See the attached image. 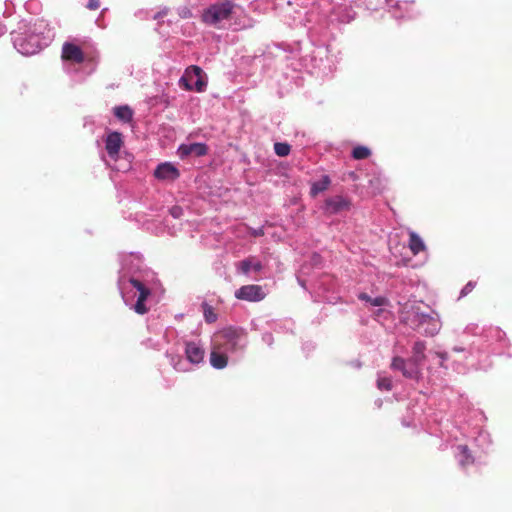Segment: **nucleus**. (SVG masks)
<instances>
[{
	"instance_id": "22",
	"label": "nucleus",
	"mask_w": 512,
	"mask_h": 512,
	"mask_svg": "<svg viewBox=\"0 0 512 512\" xmlns=\"http://www.w3.org/2000/svg\"><path fill=\"white\" fill-rule=\"evenodd\" d=\"M113 114L122 123H129L133 119L134 112L128 105H119L113 108Z\"/></svg>"
},
{
	"instance_id": "16",
	"label": "nucleus",
	"mask_w": 512,
	"mask_h": 512,
	"mask_svg": "<svg viewBox=\"0 0 512 512\" xmlns=\"http://www.w3.org/2000/svg\"><path fill=\"white\" fill-rule=\"evenodd\" d=\"M389 11L395 18L410 17L415 0H385Z\"/></svg>"
},
{
	"instance_id": "44",
	"label": "nucleus",
	"mask_w": 512,
	"mask_h": 512,
	"mask_svg": "<svg viewBox=\"0 0 512 512\" xmlns=\"http://www.w3.org/2000/svg\"><path fill=\"white\" fill-rule=\"evenodd\" d=\"M173 335H174V331H173V330L166 331V333L163 335V337H162V338H163V339H165V340H168V338H169L170 336H173Z\"/></svg>"
},
{
	"instance_id": "42",
	"label": "nucleus",
	"mask_w": 512,
	"mask_h": 512,
	"mask_svg": "<svg viewBox=\"0 0 512 512\" xmlns=\"http://www.w3.org/2000/svg\"><path fill=\"white\" fill-rule=\"evenodd\" d=\"M402 424L406 427L415 426V423L413 422V420H407L406 417L403 418Z\"/></svg>"
},
{
	"instance_id": "3",
	"label": "nucleus",
	"mask_w": 512,
	"mask_h": 512,
	"mask_svg": "<svg viewBox=\"0 0 512 512\" xmlns=\"http://www.w3.org/2000/svg\"><path fill=\"white\" fill-rule=\"evenodd\" d=\"M54 36L53 28L44 19H37L33 24L22 21L11 33L14 48L24 56L38 53L51 43Z\"/></svg>"
},
{
	"instance_id": "30",
	"label": "nucleus",
	"mask_w": 512,
	"mask_h": 512,
	"mask_svg": "<svg viewBox=\"0 0 512 512\" xmlns=\"http://www.w3.org/2000/svg\"><path fill=\"white\" fill-rule=\"evenodd\" d=\"M377 387L381 391H390L392 389V380L390 377L379 374L377 379Z\"/></svg>"
},
{
	"instance_id": "15",
	"label": "nucleus",
	"mask_w": 512,
	"mask_h": 512,
	"mask_svg": "<svg viewBox=\"0 0 512 512\" xmlns=\"http://www.w3.org/2000/svg\"><path fill=\"white\" fill-rule=\"evenodd\" d=\"M266 294L259 285H244L235 291V297L239 300L258 302L265 298Z\"/></svg>"
},
{
	"instance_id": "18",
	"label": "nucleus",
	"mask_w": 512,
	"mask_h": 512,
	"mask_svg": "<svg viewBox=\"0 0 512 512\" xmlns=\"http://www.w3.org/2000/svg\"><path fill=\"white\" fill-rule=\"evenodd\" d=\"M185 356L189 363L198 365L204 360L205 350L200 342L187 341L185 342Z\"/></svg>"
},
{
	"instance_id": "4",
	"label": "nucleus",
	"mask_w": 512,
	"mask_h": 512,
	"mask_svg": "<svg viewBox=\"0 0 512 512\" xmlns=\"http://www.w3.org/2000/svg\"><path fill=\"white\" fill-rule=\"evenodd\" d=\"M421 304L418 301H407L401 304L399 309L400 322L426 337H434L442 328L441 317L434 310L430 312L422 311Z\"/></svg>"
},
{
	"instance_id": "28",
	"label": "nucleus",
	"mask_w": 512,
	"mask_h": 512,
	"mask_svg": "<svg viewBox=\"0 0 512 512\" xmlns=\"http://www.w3.org/2000/svg\"><path fill=\"white\" fill-rule=\"evenodd\" d=\"M485 329L484 327H480L476 323H469L466 325V327L463 329V335L467 336H476L478 339H481V331Z\"/></svg>"
},
{
	"instance_id": "27",
	"label": "nucleus",
	"mask_w": 512,
	"mask_h": 512,
	"mask_svg": "<svg viewBox=\"0 0 512 512\" xmlns=\"http://www.w3.org/2000/svg\"><path fill=\"white\" fill-rule=\"evenodd\" d=\"M203 308V316L207 323H214L217 321V313L215 312L214 308L209 305L208 303L204 302L202 304Z\"/></svg>"
},
{
	"instance_id": "43",
	"label": "nucleus",
	"mask_w": 512,
	"mask_h": 512,
	"mask_svg": "<svg viewBox=\"0 0 512 512\" xmlns=\"http://www.w3.org/2000/svg\"><path fill=\"white\" fill-rule=\"evenodd\" d=\"M130 168V162L128 161L126 164L115 167L116 170H128Z\"/></svg>"
},
{
	"instance_id": "35",
	"label": "nucleus",
	"mask_w": 512,
	"mask_h": 512,
	"mask_svg": "<svg viewBox=\"0 0 512 512\" xmlns=\"http://www.w3.org/2000/svg\"><path fill=\"white\" fill-rule=\"evenodd\" d=\"M475 287V283L469 281L460 291V297H465L468 295Z\"/></svg>"
},
{
	"instance_id": "32",
	"label": "nucleus",
	"mask_w": 512,
	"mask_h": 512,
	"mask_svg": "<svg viewBox=\"0 0 512 512\" xmlns=\"http://www.w3.org/2000/svg\"><path fill=\"white\" fill-rule=\"evenodd\" d=\"M274 151L276 155L280 157H285L290 153V146L284 142H277L274 144Z\"/></svg>"
},
{
	"instance_id": "38",
	"label": "nucleus",
	"mask_w": 512,
	"mask_h": 512,
	"mask_svg": "<svg viewBox=\"0 0 512 512\" xmlns=\"http://www.w3.org/2000/svg\"><path fill=\"white\" fill-rule=\"evenodd\" d=\"M99 0H88V4H87V7L90 9V10H96L97 8H99Z\"/></svg>"
},
{
	"instance_id": "41",
	"label": "nucleus",
	"mask_w": 512,
	"mask_h": 512,
	"mask_svg": "<svg viewBox=\"0 0 512 512\" xmlns=\"http://www.w3.org/2000/svg\"><path fill=\"white\" fill-rule=\"evenodd\" d=\"M371 298H372V297H371V296H369V295H368V294H366V293H361V294H359V299H360V300H362V301H365V302H366V303H368V304L370 303Z\"/></svg>"
},
{
	"instance_id": "13",
	"label": "nucleus",
	"mask_w": 512,
	"mask_h": 512,
	"mask_svg": "<svg viewBox=\"0 0 512 512\" xmlns=\"http://www.w3.org/2000/svg\"><path fill=\"white\" fill-rule=\"evenodd\" d=\"M312 62L315 68H318L323 73L332 71L333 60L329 57L328 46H319L314 49L312 55Z\"/></svg>"
},
{
	"instance_id": "14",
	"label": "nucleus",
	"mask_w": 512,
	"mask_h": 512,
	"mask_svg": "<svg viewBox=\"0 0 512 512\" xmlns=\"http://www.w3.org/2000/svg\"><path fill=\"white\" fill-rule=\"evenodd\" d=\"M351 206L350 201L342 196V195H335L332 197H328L323 205V211L327 215H335L339 214L343 211L349 210Z\"/></svg>"
},
{
	"instance_id": "6",
	"label": "nucleus",
	"mask_w": 512,
	"mask_h": 512,
	"mask_svg": "<svg viewBox=\"0 0 512 512\" xmlns=\"http://www.w3.org/2000/svg\"><path fill=\"white\" fill-rule=\"evenodd\" d=\"M214 343L230 355L242 354L248 346V335L241 327L229 326L216 335Z\"/></svg>"
},
{
	"instance_id": "48",
	"label": "nucleus",
	"mask_w": 512,
	"mask_h": 512,
	"mask_svg": "<svg viewBox=\"0 0 512 512\" xmlns=\"http://www.w3.org/2000/svg\"><path fill=\"white\" fill-rule=\"evenodd\" d=\"M102 158H103L104 162H106L109 165V161H107V159H105L104 156Z\"/></svg>"
},
{
	"instance_id": "39",
	"label": "nucleus",
	"mask_w": 512,
	"mask_h": 512,
	"mask_svg": "<svg viewBox=\"0 0 512 512\" xmlns=\"http://www.w3.org/2000/svg\"><path fill=\"white\" fill-rule=\"evenodd\" d=\"M327 279H328V277H325V279H323V280H321V281L317 282V283L315 284V288H317L319 291H320V290H322L323 292L327 291L328 289H326V288L324 287V285H325V281H326Z\"/></svg>"
},
{
	"instance_id": "33",
	"label": "nucleus",
	"mask_w": 512,
	"mask_h": 512,
	"mask_svg": "<svg viewBox=\"0 0 512 512\" xmlns=\"http://www.w3.org/2000/svg\"><path fill=\"white\" fill-rule=\"evenodd\" d=\"M435 356L439 358V366L445 369L448 368L446 362L450 360V355L447 352H435Z\"/></svg>"
},
{
	"instance_id": "2",
	"label": "nucleus",
	"mask_w": 512,
	"mask_h": 512,
	"mask_svg": "<svg viewBox=\"0 0 512 512\" xmlns=\"http://www.w3.org/2000/svg\"><path fill=\"white\" fill-rule=\"evenodd\" d=\"M508 346L506 333L499 327H487L481 331V339L473 341L467 349L462 346H454L452 352L463 353L465 365L455 364L453 369L458 373H464L466 366H474L481 354H502Z\"/></svg>"
},
{
	"instance_id": "9",
	"label": "nucleus",
	"mask_w": 512,
	"mask_h": 512,
	"mask_svg": "<svg viewBox=\"0 0 512 512\" xmlns=\"http://www.w3.org/2000/svg\"><path fill=\"white\" fill-rule=\"evenodd\" d=\"M423 364L411 358L394 357L391 363L393 370L400 371L402 375L410 380L418 382L423 377Z\"/></svg>"
},
{
	"instance_id": "8",
	"label": "nucleus",
	"mask_w": 512,
	"mask_h": 512,
	"mask_svg": "<svg viewBox=\"0 0 512 512\" xmlns=\"http://www.w3.org/2000/svg\"><path fill=\"white\" fill-rule=\"evenodd\" d=\"M62 59L64 62V69L67 73L77 72L76 65L88 67L86 75H89L94 70V64L89 61L84 63V54L81 48L73 43H65L62 47Z\"/></svg>"
},
{
	"instance_id": "45",
	"label": "nucleus",
	"mask_w": 512,
	"mask_h": 512,
	"mask_svg": "<svg viewBox=\"0 0 512 512\" xmlns=\"http://www.w3.org/2000/svg\"><path fill=\"white\" fill-rule=\"evenodd\" d=\"M5 32H6V27H5V26L0 25V36H2L3 34H5Z\"/></svg>"
},
{
	"instance_id": "47",
	"label": "nucleus",
	"mask_w": 512,
	"mask_h": 512,
	"mask_svg": "<svg viewBox=\"0 0 512 512\" xmlns=\"http://www.w3.org/2000/svg\"><path fill=\"white\" fill-rule=\"evenodd\" d=\"M82 79H83L82 77H77V76L75 77L76 81H81Z\"/></svg>"
},
{
	"instance_id": "31",
	"label": "nucleus",
	"mask_w": 512,
	"mask_h": 512,
	"mask_svg": "<svg viewBox=\"0 0 512 512\" xmlns=\"http://www.w3.org/2000/svg\"><path fill=\"white\" fill-rule=\"evenodd\" d=\"M388 303H389V301L386 297L377 296V297L371 298L369 305L373 306V307H379L380 309L377 311V315H380V313L384 311L382 309V307L387 306Z\"/></svg>"
},
{
	"instance_id": "26",
	"label": "nucleus",
	"mask_w": 512,
	"mask_h": 512,
	"mask_svg": "<svg viewBox=\"0 0 512 512\" xmlns=\"http://www.w3.org/2000/svg\"><path fill=\"white\" fill-rule=\"evenodd\" d=\"M351 155L355 160H363L371 155V150L367 146L358 145L353 148Z\"/></svg>"
},
{
	"instance_id": "37",
	"label": "nucleus",
	"mask_w": 512,
	"mask_h": 512,
	"mask_svg": "<svg viewBox=\"0 0 512 512\" xmlns=\"http://www.w3.org/2000/svg\"><path fill=\"white\" fill-rule=\"evenodd\" d=\"M262 341L266 343L268 346H271L273 344V336L271 333H264L262 335Z\"/></svg>"
},
{
	"instance_id": "12",
	"label": "nucleus",
	"mask_w": 512,
	"mask_h": 512,
	"mask_svg": "<svg viewBox=\"0 0 512 512\" xmlns=\"http://www.w3.org/2000/svg\"><path fill=\"white\" fill-rule=\"evenodd\" d=\"M202 72V69L198 66L188 67L185 71V74L179 79L180 87H183L186 90H192L193 84L190 83V79L195 77V89L199 92L203 91L204 87L206 86V83L200 79Z\"/></svg>"
},
{
	"instance_id": "10",
	"label": "nucleus",
	"mask_w": 512,
	"mask_h": 512,
	"mask_svg": "<svg viewBox=\"0 0 512 512\" xmlns=\"http://www.w3.org/2000/svg\"><path fill=\"white\" fill-rule=\"evenodd\" d=\"M238 274L257 280L264 269V264L256 256H249L235 265Z\"/></svg>"
},
{
	"instance_id": "11",
	"label": "nucleus",
	"mask_w": 512,
	"mask_h": 512,
	"mask_svg": "<svg viewBox=\"0 0 512 512\" xmlns=\"http://www.w3.org/2000/svg\"><path fill=\"white\" fill-rule=\"evenodd\" d=\"M105 150L110 161H117L123 146V137L120 132L109 131L104 138Z\"/></svg>"
},
{
	"instance_id": "40",
	"label": "nucleus",
	"mask_w": 512,
	"mask_h": 512,
	"mask_svg": "<svg viewBox=\"0 0 512 512\" xmlns=\"http://www.w3.org/2000/svg\"><path fill=\"white\" fill-rule=\"evenodd\" d=\"M250 233H251L252 236H255V237L263 236L264 235V229H263V227H260V228H257V229H252Z\"/></svg>"
},
{
	"instance_id": "24",
	"label": "nucleus",
	"mask_w": 512,
	"mask_h": 512,
	"mask_svg": "<svg viewBox=\"0 0 512 512\" xmlns=\"http://www.w3.org/2000/svg\"><path fill=\"white\" fill-rule=\"evenodd\" d=\"M166 357L169 359L170 364L173 366V368L175 370L181 371V372L188 370L184 360L176 353V351H174L172 349L167 350Z\"/></svg>"
},
{
	"instance_id": "23",
	"label": "nucleus",
	"mask_w": 512,
	"mask_h": 512,
	"mask_svg": "<svg viewBox=\"0 0 512 512\" xmlns=\"http://www.w3.org/2000/svg\"><path fill=\"white\" fill-rule=\"evenodd\" d=\"M425 351L426 342L423 340H417L414 342L412 346V354L409 358L413 359L414 361H418L424 365V362L426 360Z\"/></svg>"
},
{
	"instance_id": "36",
	"label": "nucleus",
	"mask_w": 512,
	"mask_h": 512,
	"mask_svg": "<svg viewBox=\"0 0 512 512\" xmlns=\"http://www.w3.org/2000/svg\"><path fill=\"white\" fill-rule=\"evenodd\" d=\"M145 345L149 348H152V349H156V350H160L161 349V344L159 341H154L153 339H147L145 341Z\"/></svg>"
},
{
	"instance_id": "21",
	"label": "nucleus",
	"mask_w": 512,
	"mask_h": 512,
	"mask_svg": "<svg viewBox=\"0 0 512 512\" xmlns=\"http://www.w3.org/2000/svg\"><path fill=\"white\" fill-rule=\"evenodd\" d=\"M408 235V247L413 255H418L420 252L426 251V244L418 233L413 230H409Z\"/></svg>"
},
{
	"instance_id": "25",
	"label": "nucleus",
	"mask_w": 512,
	"mask_h": 512,
	"mask_svg": "<svg viewBox=\"0 0 512 512\" xmlns=\"http://www.w3.org/2000/svg\"><path fill=\"white\" fill-rule=\"evenodd\" d=\"M330 178L327 175H323L319 180L312 183L311 194L313 196L325 191L330 185Z\"/></svg>"
},
{
	"instance_id": "7",
	"label": "nucleus",
	"mask_w": 512,
	"mask_h": 512,
	"mask_svg": "<svg viewBox=\"0 0 512 512\" xmlns=\"http://www.w3.org/2000/svg\"><path fill=\"white\" fill-rule=\"evenodd\" d=\"M235 4L231 0H223L210 4L202 13V21L215 28H223L231 20Z\"/></svg>"
},
{
	"instance_id": "29",
	"label": "nucleus",
	"mask_w": 512,
	"mask_h": 512,
	"mask_svg": "<svg viewBox=\"0 0 512 512\" xmlns=\"http://www.w3.org/2000/svg\"><path fill=\"white\" fill-rule=\"evenodd\" d=\"M387 179L383 175L382 172L375 173L373 178L369 180V183L372 187H375L376 190L382 189V187L386 184Z\"/></svg>"
},
{
	"instance_id": "5",
	"label": "nucleus",
	"mask_w": 512,
	"mask_h": 512,
	"mask_svg": "<svg viewBox=\"0 0 512 512\" xmlns=\"http://www.w3.org/2000/svg\"><path fill=\"white\" fill-rule=\"evenodd\" d=\"M465 435L460 431L459 428H454L452 433L449 435L448 441L451 442V446L455 448V458L462 467H466L474 463L475 457L473 448H477L482 452H486L492 441L491 436L487 431L480 430L477 435L466 442H462Z\"/></svg>"
},
{
	"instance_id": "20",
	"label": "nucleus",
	"mask_w": 512,
	"mask_h": 512,
	"mask_svg": "<svg viewBox=\"0 0 512 512\" xmlns=\"http://www.w3.org/2000/svg\"><path fill=\"white\" fill-rule=\"evenodd\" d=\"M207 151V145L204 143L182 144L178 149L179 155L182 158L189 155L204 156L207 154Z\"/></svg>"
},
{
	"instance_id": "34",
	"label": "nucleus",
	"mask_w": 512,
	"mask_h": 512,
	"mask_svg": "<svg viewBox=\"0 0 512 512\" xmlns=\"http://www.w3.org/2000/svg\"><path fill=\"white\" fill-rule=\"evenodd\" d=\"M169 212H170V215H171L173 218H175V219H178V218H180V217L183 215V209H182V207L177 206V205H175V206L171 207V208H170V210H169Z\"/></svg>"
},
{
	"instance_id": "1",
	"label": "nucleus",
	"mask_w": 512,
	"mask_h": 512,
	"mask_svg": "<svg viewBox=\"0 0 512 512\" xmlns=\"http://www.w3.org/2000/svg\"><path fill=\"white\" fill-rule=\"evenodd\" d=\"M153 279V272L146 268L140 254L122 255L118 288L125 305L139 315L149 310L147 301L151 294Z\"/></svg>"
},
{
	"instance_id": "17",
	"label": "nucleus",
	"mask_w": 512,
	"mask_h": 512,
	"mask_svg": "<svg viewBox=\"0 0 512 512\" xmlns=\"http://www.w3.org/2000/svg\"><path fill=\"white\" fill-rule=\"evenodd\" d=\"M178 168L171 162H163L154 170V177L160 181L172 182L179 178Z\"/></svg>"
},
{
	"instance_id": "19",
	"label": "nucleus",
	"mask_w": 512,
	"mask_h": 512,
	"mask_svg": "<svg viewBox=\"0 0 512 512\" xmlns=\"http://www.w3.org/2000/svg\"><path fill=\"white\" fill-rule=\"evenodd\" d=\"M209 360L213 368L224 369L228 365V353L219 349V346L214 343Z\"/></svg>"
},
{
	"instance_id": "46",
	"label": "nucleus",
	"mask_w": 512,
	"mask_h": 512,
	"mask_svg": "<svg viewBox=\"0 0 512 512\" xmlns=\"http://www.w3.org/2000/svg\"><path fill=\"white\" fill-rule=\"evenodd\" d=\"M298 282H299V284H300L302 287L306 288V286H305V281H304V280H302V279H301V277H298Z\"/></svg>"
}]
</instances>
